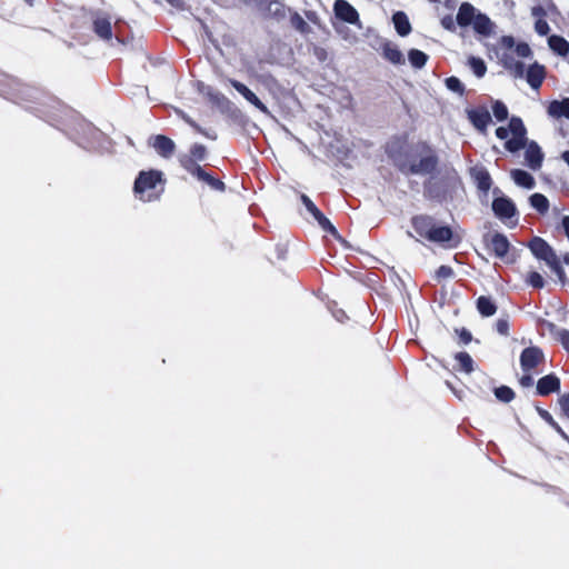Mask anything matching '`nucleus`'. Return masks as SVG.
<instances>
[{"label": "nucleus", "mask_w": 569, "mask_h": 569, "mask_svg": "<svg viewBox=\"0 0 569 569\" xmlns=\"http://www.w3.org/2000/svg\"><path fill=\"white\" fill-rule=\"evenodd\" d=\"M0 96L36 112L46 114L44 107L54 100L39 88L23 83L20 79L0 72Z\"/></svg>", "instance_id": "obj_1"}, {"label": "nucleus", "mask_w": 569, "mask_h": 569, "mask_svg": "<svg viewBox=\"0 0 569 569\" xmlns=\"http://www.w3.org/2000/svg\"><path fill=\"white\" fill-rule=\"evenodd\" d=\"M409 160L398 164L405 174H432L439 166V156L436 149L426 141H419L413 147Z\"/></svg>", "instance_id": "obj_2"}, {"label": "nucleus", "mask_w": 569, "mask_h": 569, "mask_svg": "<svg viewBox=\"0 0 569 569\" xmlns=\"http://www.w3.org/2000/svg\"><path fill=\"white\" fill-rule=\"evenodd\" d=\"M411 226L421 238L430 242H448L453 248L460 242V238L453 236V231L449 226H437L431 216L416 214L411 218Z\"/></svg>", "instance_id": "obj_3"}, {"label": "nucleus", "mask_w": 569, "mask_h": 569, "mask_svg": "<svg viewBox=\"0 0 569 569\" xmlns=\"http://www.w3.org/2000/svg\"><path fill=\"white\" fill-rule=\"evenodd\" d=\"M163 173L160 170L150 169L148 171H140L133 183V192L141 200L151 201V196L144 198V193L153 190L158 183H162Z\"/></svg>", "instance_id": "obj_4"}, {"label": "nucleus", "mask_w": 569, "mask_h": 569, "mask_svg": "<svg viewBox=\"0 0 569 569\" xmlns=\"http://www.w3.org/2000/svg\"><path fill=\"white\" fill-rule=\"evenodd\" d=\"M482 241H483L486 249L495 257H497L506 262L515 261V259H512V260L507 259L508 252L511 248V243L508 240L507 236H505L503 233L498 232V231L487 232L483 234Z\"/></svg>", "instance_id": "obj_5"}, {"label": "nucleus", "mask_w": 569, "mask_h": 569, "mask_svg": "<svg viewBox=\"0 0 569 569\" xmlns=\"http://www.w3.org/2000/svg\"><path fill=\"white\" fill-rule=\"evenodd\" d=\"M509 131L512 138L506 141L505 148L512 153L523 149L527 146V129L519 117L510 119Z\"/></svg>", "instance_id": "obj_6"}, {"label": "nucleus", "mask_w": 569, "mask_h": 569, "mask_svg": "<svg viewBox=\"0 0 569 569\" xmlns=\"http://www.w3.org/2000/svg\"><path fill=\"white\" fill-rule=\"evenodd\" d=\"M91 29L93 33L102 41H111L113 29L111 17L102 11H90Z\"/></svg>", "instance_id": "obj_7"}, {"label": "nucleus", "mask_w": 569, "mask_h": 569, "mask_svg": "<svg viewBox=\"0 0 569 569\" xmlns=\"http://www.w3.org/2000/svg\"><path fill=\"white\" fill-rule=\"evenodd\" d=\"M519 360L523 372H537L538 367L545 363L546 358L540 347L530 346L521 351Z\"/></svg>", "instance_id": "obj_8"}, {"label": "nucleus", "mask_w": 569, "mask_h": 569, "mask_svg": "<svg viewBox=\"0 0 569 569\" xmlns=\"http://www.w3.org/2000/svg\"><path fill=\"white\" fill-rule=\"evenodd\" d=\"M207 157V147L202 143H193L188 153L179 157V163L187 172H189L193 167H201L200 162L204 161Z\"/></svg>", "instance_id": "obj_9"}, {"label": "nucleus", "mask_w": 569, "mask_h": 569, "mask_svg": "<svg viewBox=\"0 0 569 569\" xmlns=\"http://www.w3.org/2000/svg\"><path fill=\"white\" fill-rule=\"evenodd\" d=\"M528 248L537 259L543 260L547 264L558 258L552 247L540 237H533L528 242Z\"/></svg>", "instance_id": "obj_10"}, {"label": "nucleus", "mask_w": 569, "mask_h": 569, "mask_svg": "<svg viewBox=\"0 0 569 569\" xmlns=\"http://www.w3.org/2000/svg\"><path fill=\"white\" fill-rule=\"evenodd\" d=\"M188 173L213 191L224 192L227 189L226 183L220 178L212 176L203 167H193Z\"/></svg>", "instance_id": "obj_11"}, {"label": "nucleus", "mask_w": 569, "mask_h": 569, "mask_svg": "<svg viewBox=\"0 0 569 569\" xmlns=\"http://www.w3.org/2000/svg\"><path fill=\"white\" fill-rule=\"evenodd\" d=\"M301 202L310 212V214L315 218V220L318 222V224L325 230L326 232H329L331 234L337 233V229L335 226L330 222V220L318 209V207L313 203V201L305 193L300 194Z\"/></svg>", "instance_id": "obj_12"}, {"label": "nucleus", "mask_w": 569, "mask_h": 569, "mask_svg": "<svg viewBox=\"0 0 569 569\" xmlns=\"http://www.w3.org/2000/svg\"><path fill=\"white\" fill-rule=\"evenodd\" d=\"M492 211L500 220H508L517 216V208L511 199L497 197L492 201Z\"/></svg>", "instance_id": "obj_13"}, {"label": "nucleus", "mask_w": 569, "mask_h": 569, "mask_svg": "<svg viewBox=\"0 0 569 569\" xmlns=\"http://www.w3.org/2000/svg\"><path fill=\"white\" fill-rule=\"evenodd\" d=\"M149 144L164 159L171 158L176 151L174 141L164 134L152 136L149 140Z\"/></svg>", "instance_id": "obj_14"}, {"label": "nucleus", "mask_w": 569, "mask_h": 569, "mask_svg": "<svg viewBox=\"0 0 569 569\" xmlns=\"http://www.w3.org/2000/svg\"><path fill=\"white\" fill-rule=\"evenodd\" d=\"M260 6L263 7L269 18L278 22L288 18L291 10V8L287 7L282 0H261Z\"/></svg>", "instance_id": "obj_15"}, {"label": "nucleus", "mask_w": 569, "mask_h": 569, "mask_svg": "<svg viewBox=\"0 0 569 569\" xmlns=\"http://www.w3.org/2000/svg\"><path fill=\"white\" fill-rule=\"evenodd\" d=\"M229 83L259 111L268 116L270 114L268 107L244 83L236 79H229Z\"/></svg>", "instance_id": "obj_16"}, {"label": "nucleus", "mask_w": 569, "mask_h": 569, "mask_svg": "<svg viewBox=\"0 0 569 569\" xmlns=\"http://www.w3.org/2000/svg\"><path fill=\"white\" fill-rule=\"evenodd\" d=\"M561 381L560 378L555 373H549L541 377L537 381L536 391L540 397H547L551 393H556L560 391Z\"/></svg>", "instance_id": "obj_17"}, {"label": "nucleus", "mask_w": 569, "mask_h": 569, "mask_svg": "<svg viewBox=\"0 0 569 569\" xmlns=\"http://www.w3.org/2000/svg\"><path fill=\"white\" fill-rule=\"evenodd\" d=\"M335 14L338 19L355 24L359 22V13L347 0H336L333 4Z\"/></svg>", "instance_id": "obj_18"}, {"label": "nucleus", "mask_w": 569, "mask_h": 569, "mask_svg": "<svg viewBox=\"0 0 569 569\" xmlns=\"http://www.w3.org/2000/svg\"><path fill=\"white\" fill-rule=\"evenodd\" d=\"M547 76V70L543 64H540L539 62H533L528 67V69H525V76L528 84L535 89L538 90Z\"/></svg>", "instance_id": "obj_19"}, {"label": "nucleus", "mask_w": 569, "mask_h": 569, "mask_svg": "<svg viewBox=\"0 0 569 569\" xmlns=\"http://www.w3.org/2000/svg\"><path fill=\"white\" fill-rule=\"evenodd\" d=\"M468 119L472 126L480 132H486L489 123L491 122V116L487 108L478 107L467 111Z\"/></svg>", "instance_id": "obj_20"}, {"label": "nucleus", "mask_w": 569, "mask_h": 569, "mask_svg": "<svg viewBox=\"0 0 569 569\" xmlns=\"http://www.w3.org/2000/svg\"><path fill=\"white\" fill-rule=\"evenodd\" d=\"M470 177L479 191L488 193L492 186V179L489 171L483 166H476L470 169Z\"/></svg>", "instance_id": "obj_21"}, {"label": "nucleus", "mask_w": 569, "mask_h": 569, "mask_svg": "<svg viewBox=\"0 0 569 569\" xmlns=\"http://www.w3.org/2000/svg\"><path fill=\"white\" fill-rule=\"evenodd\" d=\"M500 46L507 51L513 49L515 53L520 58H530L532 56V50L529 44L527 42L516 43L512 36H502L500 38Z\"/></svg>", "instance_id": "obj_22"}, {"label": "nucleus", "mask_w": 569, "mask_h": 569, "mask_svg": "<svg viewBox=\"0 0 569 569\" xmlns=\"http://www.w3.org/2000/svg\"><path fill=\"white\" fill-rule=\"evenodd\" d=\"M500 63L513 78H523L525 63L516 60L512 53L503 52L500 57Z\"/></svg>", "instance_id": "obj_23"}, {"label": "nucleus", "mask_w": 569, "mask_h": 569, "mask_svg": "<svg viewBox=\"0 0 569 569\" xmlns=\"http://www.w3.org/2000/svg\"><path fill=\"white\" fill-rule=\"evenodd\" d=\"M527 149L525 153V159L527 164L532 170H538L541 168L543 161V153L541 148L538 146L536 141L527 142Z\"/></svg>", "instance_id": "obj_24"}, {"label": "nucleus", "mask_w": 569, "mask_h": 569, "mask_svg": "<svg viewBox=\"0 0 569 569\" xmlns=\"http://www.w3.org/2000/svg\"><path fill=\"white\" fill-rule=\"evenodd\" d=\"M476 8L469 2H462L459 7L456 21L460 27H468L477 16Z\"/></svg>", "instance_id": "obj_25"}, {"label": "nucleus", "mask_w": 569, "mask_h": 569, "mask_svg": "<svg viewBox=\"0 0 569 569\" xmlns=\"http://www.w3.org/2000/svg\"><path fill=\"white\" fill-rule=\"evenodd\" d=\"M547 112L555 119H569V98L552 100L547 108Z\"/></svg>", "instance_id": "obj_26"}, {"label": "nucleus", "mask_w": 569, "mask_h": 569, "mask_svg": "<svg viewBox=\"0 0 569 569\" xmlns=\"http://www.w3.org/2000/svg\"><path fill=\"white\" fill-rule=\"evenodd\" d=\"M382 57L392 64H403L405 57L397 46L390 41L382 43Z\"/></svg>", "instance_id": "obj_27"}, {"label": "nucleus", "mask_w": 569, "mask_h": 569, "mask_svg": "<svg viewBox=\"0 0 569 569\" xmlns=\"http://www.w3.org/2000/svg\"><path fill=\"white\" fill-rule=\"evenodd\" d=\"M476 308L478 312L485 318L492 317L498 309L495 300L488 296L478 297L476 300Z\"/></svg>", "instance_id": "obj_28"}, {"label": "nucleus", "mask_w": 569, "mask_h": 569, "mask_svg": "<svg viewBox=\"0 0 569 569\" xmlns=\"http://www.w3.org/2000/svg\"><path fill=\"white\" fill-rule=\"evenodd\" d=\"M392 22L397 33L400 37H406L411 32L410 21L403 11L395 12L392 16Z\"/></svg>", "instance_id": "obj_29"}, {"label": "nucleus", "mask_w": 569, "mask_h": 569, "mask_svg": "<svg viewBox=\"0 0 569 569\" xmlns=\"http://www.w3.org/2000/svg\"><path fill=\"white\" fill-rule=\"evenodd\" d=\"M471 24L473 30L481 36L487 37L492 32L493 24L485 13L478 12Z\"/></svg>", "instance_id": "obj_30"}, {"label": "nucleus", "mask_w": 569, "mask_h": 569, "mask_svg": "<svg viewBox=\"0 0 569 569\" xmlns=\"http://www.w3.org/2000/svg\"><path fill=\"white\" fill-rule=\"evenodd\" d=\"M531 13L539 19L535 22V30L540 36H547L550 32L549 23L543 19L546 10L541 6H536L531 9Z\"/></svg>", "instance_id": "obj_31"}, {"label": "nucleus", "mask_w": 569, "mask_h": 569, "mask_svg": "<svg viewBox=\"0 0 569 569\" xmlns=\"http://www.w3.org/2000/svg\"><path fill=\"white\" fill-rule=\"evenodd\" d=\"M548 44L553 52L561 57H566L569 53V42L561 36H550Z\"/></svg>", "instance_id": "obj_32"}, {"label": "nucleus", "mask_w": 569, "mask_h": 569, "mask_svg": "<svg viewBox=\"0 0 569 569\" xmlns=\"http://www.w3.org/2000/svg\"><path fill=\"white\" fill-rule=\"evenodd\" d=\"M511 177H512L513 181L520 187H523L527 189H532L535 187L536 182H535L533 177L525 170L513 169L511 171Z\"/></svg>", "instance_id": "obj_33"}, {"label": "nucleus", "mask_w": 569, "mask_h": 569, "mask_svg": "<svg viewBox=\"0 0 569 569\" xmlns=\"http://www.w3.org/2000/svg\"><path fill=\"white\" fill-rule=\"evenodd\" d=\"M288 17L290 19L291 27L299 33L309 34L311 32L309 24L297 11L291 9Z\"/></svg>", "instance_id": "obj_34"}, {"label": "nucleus", "mask_w": 569, "mask_h": 569, "mask_svg": "<svg viewBox=\"0 0 569 569\" xmlns=\"http://www.w3.org/2000/svg\"><path fill=\"white\" fill-rule=\"evenodd\" d=\"M455 360L458 362V370L465 373H471L473 368V360L466 351H460L455 355Z\"/></svg>", "instance_id": "obj_35"}, {"label": "nucleus", "mask_w": 569, "mask_h": 569, "mask_svg": "<svg viewBox=\"0 0 569 569\" xmlns=\"http://www.w3.org/2000/svg\"><path fill=\"white\" fill-rule=\"evenodd\" d=\"M539 416L565 440L569 442L568 435L563 431L560 425L553 419L551 413L542 408H537Z\"/></svg>", "instance_id": "obj_36"}, {"label": "nucleus", "mask_w": 569, "mask_h": 569, "mask_svg": "<svg viewBox=\"0 0 569 569\" xmlns=\"http://www.w3.org/2000/svg\"><path fill=\"white\" fill-rule=\"evenodd\" d=\"M530 204L541 214H546L549 210V200L542 193H533L529 198Z\"/></svg>", "instance_id": "obj_37"}, {"label": "nucleus", "mask_w": 569, "mask_h": 569, "mask_svg": "<svg viewBox=\"0 0 569 569\" xmlns=\"http://www.w3.org/2000/svg\"><path fill=\"white\" fill-rule=\"evenodd\" d=\"M408 58L413 68L421 69L428 61V54L418 49H411L408 52Z\"/></svg>", "instance_id": "obj_38"}, {"label": "nucleus", "mask_w": 569, "mask_h": 569, "mask_svg": "<svg viewBox=\"0 0 569 569\" xmlns=\"http://www.w3.org/2000/svg\"><path fill=\"white\" fill-rule=\"evenodd\" d=\"M493 393L496 398L503 403L511 402L516 397L515 391L508 386H500L495 388Z\"/></svg>", "instance_id": "obj_39"}, {"label": "nucleus", "mask_w": 569, "mask_h": 569, "mask_svg": "<svg viewBox=\"0 0 569 569\" xmlns=\"http://www.w3.org/2000/svg\"><path fill=\"white\" fill-rule=\"evenodd\" d=\"M468 66L478 78H482L487 72V66L481 58L470 57L468 59Z\"/></svg>", "instance_id": "obj_40"}, {"label": "nucleus", "mask_w": 569, "mask_h": 569, "mask_svg": "<svg viewBox=\"0 0 569 569\" xmlns=\"http://www.w3.org/2000/svg\"><path fill=\"white\" fill-rule=\"evenodd\" d=\"M445 83H446V87L452 91V92H456L460 96H462L465 93V86L463 83L460 81L459 78L455 77V76H451V77H448L446 80H445Z\"/></svg>", "instance_id": "obj_41"}, {"label": "nucleus", "mask_w": 569, "mask_h": 569, "mask_svg": "<svg viewBox=\"0 0 569 569\" xmlns=\"http://www.w3.org/2000/svg\"><path fill=\"white\" fill-rule=\"evenodd\" d=\"M492 112L498 121H505L508 118V108L500 100H497L492 103Z\"/></svg>", "instance_id": "obj_42"}, {"label": "nucleus", "mask_w": 569, "mask_h": 569, "mask_svg": "<svg viewBox=\"0 0 569 569\" xmlns=\"http://www.w3.org/2000/svg\"><path fill=\"white\" fill-rule=\"evenodd\" d=\"M527 282L535 289L545 287V279L538 271H530L527 276Z\"/></svg>", "instance_id": "obj_43"}, {"label": "nucleus", "mask_w": 569, "mask_h": 569, "mask_svg": "<svg viewBox=\"0 0 569 569\" xmlns=\"http://www.w3.org/2000/svg\"><path fill=\"white\" fill-rule=\"evenodd\" d=\"M551 270L557 274V277L559 278V280L563 283L565 280H566V272L563 270V268L561 267L560 264V261L558 258H556L552 262H550L548 264Z\"/></svg>", "instance_id": "obj_44"}, {"label": "nucleus", "mask_w": 569, "mask_h": 569, "mask_svg": "<svg viewBox=\"0 0 569 569\" xmlns=\"http://www.w3.org/2000/svg\"><path fill=\"white\" fill-rule=\"evenodd\" d=\"M496 330L499 335L501 336H509V329H510V326H509V321L507 319H498L496 321Z\"/></svg>", "instance_id": "obj_45"}, {"label": "nucleus", "mask_w": 569, "mask_h": 569, "mask_svg": "<svg viewBox=\"0 0 569 569\" xmlns=\"http://www.w3.org/2000/svg\"><path fill=\"white\" fill-rule=\"evenodd\" d=\"M558 403L560 406L562 415L567 419H569V392L568 393H563L562 396H560L559 399H558Z\"/></svg>", "instance_id": "obj_46"}, {"label": "nucleus", "mask_w": 569, "mask_h": 569, "mask_svg": "<svg viewBox=\"0 0 569 569\" xmlns=\"http://www.w3.org/2000/svg\"><path fill=\"white\" fill-rule=\"evenodd\" d=\"M453 276V270L451 267L442 264L436 271L437 279H447Z\"/></svg>", "instance_id": "obj_47"}, {"label": "nucleus", "mask_w": 569, "mask_h": 569, "mask_svg": "<svg viewBox=\"0 0 569 569\" xmlns=\"http://www.w3.org/2000/svg\"><path fill=\"white\" fill-rule=\"evenodd\" d=\"M455 331L458 335L461 343L468 345L472 341V335L468 329L460 328V329H456Z\"/></svg>", "instance_id": "obj_48"}, {"label": "nucleus", "mask_w": 569, "mask_h": 569, "mask_svg": "<svg viewBox=\"0 0 569 569\" xmlns=\"http://www.w3.org/2000/svg\"><path fill=\"white\" fill-rule=\"evenodd\" d=\"M441 26L448 31H456V23L451 16H446L441 19Z\"/></svg>", "instance_id": "obj_49"}, {"label": "nucleus", "mask_w": 569, "mask_h": 569, "mask_svg": "<svg viewBox=\"0 0 569 569\" xmlns=\"http://www.w3.org/2000/svg\"><path fill=\"white\" fill-rule=\"evenodd\" d=\"M532 373H533V372H525V373L519 378V383H520L522 387H531V386L533 385Z\"/></svg>", "instance_id": "obj_50"}, {"label": "nucleus", "mask_w": 569, "mask_h": 569, "mask_svg": "<svg viewBox=\"0 0 569 569\" xmlns=\"http://www.w3.org/2000/svg\"><path fill=\"white\" fill-rule=\"evenodd\" d=\"M559 338L562 347L569 353V330H562L559 335Z\"/></svg>", "instance_id": "obj_51"}, {"label": "nucleus", "mask_w": 569, "mask_h": 569, "mask_svg": "<svg viewBox=\"0 0 569 569\" xmlns=\"http://www.w3.org/2000/svg\"><path fill=\"white\" fill-rule=\"evenodd\" d=\"M496 136H497V138L505 140L509 136V129H507L505 127H499L496 129Z\"/></svg>", "instance_id": "obj_52"}, {"label": "nucleus", "mask_w": 569, "mask_h": 569, "mask_svg": "<svg viewBox=\"0 0 569 569\" xmlns=\"http://www.w3.org/2000/svg\"><path fill=\"white\" fill-rule=\"evenodd\" d=\"M187 123L193 128L198 133H202L203 132V128H201L194 120L190 119V118H187L186 119Z\"/></svg>", "instance_id": "obj_53"}, {"label": "nucleus", "mask_w": 569, "mask_h": 569, "mask_svg": "<svg viewBox=\"0 0 569 569\" xmlns=\"http://www.w3.org/2000/svg\"><path fill=\"white\" fill-rule=\"evenodd\" d=\"M562 227L567 238L569 239V216H565L562 218Z\"/></svg>", "instance_id": "obj_54"}, {"label": "nucleus", "mask_w": 569, "mask_h": 569, "mask_svg": "<svg viewBox=\"0 0 569 569\" xmlns=\"http://www.w3.org/2000/svg\"><path fill=\"white\" fill-rule=\"evenodd\" d=\"M306 13V17L309 21L311 22H317L318 21V16L315 11H311V10H308L305 12Z\"/></svg>", "instance_id": "obj_55"}, {"label": "nucleus", "mask_w": 569, "mask_h": 569, "mask_svg": "<svg viewBox=\"0 0 569 569\" xmlns=\"http://www.w3.org/2000/svg\"><path fill=\"white\" fill-rule=\"evenodd\" d=\"M203 137L208 138V139H211V140H216L217 139V134L213 132V133H210L206 130H203V132L201 133Z\"/></svg>", "instance_id": "obj_56"}, {"label": "nucleus", "mask_w": 569, "mask_h": 569, "mask_svg": "<svg viewBox=\"0 0 569 569\" xmlns=\"http://www.w3.org/2000/svg\"><path fill=\"white\" fill-rule=\"evenodd\" d=\"M561 158L569 166V150L563 151Z\"/></svg>", "instance_id": "obj_57"}, {"label": "nucleus", "mask_w": 569, "mask_h": 569, "mask_svg": "<svg viewBox=\"0 0 569 569\" xmlns=\"http://www.w3.org/2000/svg\"><path fill=\"white\" fill-rule=\"evenodd\" d=\"M563 261H565L567 264H569V256H566V257L563 258Z\"/></svg>", "instance_id": "obj_58"}, {"label": "nucleus", "mask_w": 569, "mask_h": 569, "mask_svg": "<svg viewBox=\"0 0 569 569\" xmlns=\"http://www.w3.org/2000/svg\"><path fill=\"white\" fill-rule=\"evenodd\" d=\"M430 2H433V3H437L439 2L440 0H429Z\"/></svg>", "instance_id": "obj_59"}, {"label": "nucleus", "mask_w": 569, "mask_h": 569, "mask_svg": "<svg viewBox=\"0 0 569 569\" xmlns=\"http://www.w3.org/2000/svg\"><path fill=\"white\" fill-rule=\"evenodd\" d=\"M24 1H26L27 3H31V2H32V0H24Z\"/></svg>", "instance_id": "obj_60"}, {"label": "nucleus", "mask_w": 569, "mask_h": 569, "mask_svg": "<svg viewBox=\"0 0 569 569\" xmlns=\"http://www.w3.org/2000/svg\"><path fill=\"white\" fill-rule=\"evenodd\" d=\"M170 3H173V0H168Z\"/></svg>", "instance_id": "obj_61"}]
</instances>
